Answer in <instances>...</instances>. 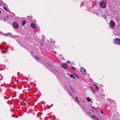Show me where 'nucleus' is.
I'll use <instances>...</instances> for the list:
<instances>
[{"label":"nucleus","mask_w":120,"mask_h":120,"mask_svg":"<svg viewBox=\"0 0 120 120\" xmlns=\"http://www.w3.org/2000/svg\"><path fill=\"white\" fill-rule=\"evenodd\" d=\"M99 5L101 8H105L106 7V4L105 3L104 0L99 2Z\"/></svg>","instance_id":"1"},{"label":"nucleus","mask_w":120,"mask_h":120,"mask_svg":"<svg viewBox=\"0 0 120 120\" xmlns=\"http://www.w3.org/2000/svg\"><path fill=\"white\" fill-rule=\"evenodd\" d=\"M110 26L111 28L114 27L115 26V23L112 20H111L109 23Z\"/></svg>","instance_id":"2"},{"label":"nucleus","mask_w":120,"mask_h":120,"mask_svg":"<svg viewBox=\"0 0 120 120\" xmlns=\"http://www.w3.org/2000/svg\"><path fill=\"white\" fill-rule=\"evenodd\" d=\"M114 43L120 45V38H116L115 39Z\"/></svg>","instance_id":"3"},{"label":"nucleus","mask_w":120,"mask_h":120,"mask_svg":"<svg viewBox=\"0 0 120 120\" xmlns=\"http://www.w3.org/2000/svg\"><path fill=\"white\" fill-rule=\"evenodd\" d=\"M12 25L13 27L15 29H17L19 27L18 24L16 22H13L12 23Z\"/></svg>","instance_id":"4"},{"label":"nucleus","mask_w":120,"mask_h":120,"mask_svg":"<svg viewBox=\"0 0 120 120\" xmlns=\"http://www.w3.org/2000/svg\"><path fill=\"white\" fill-rule=\"evenodd\" d=\"M80 71L84 75H86V70L83 68H82L80 69Z\"/></svg>","instance_id":"5"},{"label":"nucleus","mask_w":120,"mask_h":120,"mask_svg":"<svg viewBox=\"0 0 120 120\" xmlns=\"http://www.w3.org/2000/svg\"><path fill=\"white\" fill-rule=\"evenodd\" d=\"M62 66L63 68L65 69H67L68 67L66 63L63 64L62 65Z\"/></svg>","instance_id":"6"},{"label":"nucleus","mask_w":120,"mask_h":120,"mask_svg":"<svg viewBox=\"0 0 120 120\" xmlns=\"http://www.w3.org/2000/svg\"><path fill=\"white\" fill-rule=\"evenodd\" d=\"M30 26L31 27L33 28H34L36 27L35 24L34 23H32Z\"/></svg>","instance_id":"7"},{"label":"nucleus","mask_w":120,"mask_h":120,"mask_svg":"<svg viewBox=\"0 0 120 120\" xmlns=\"http://www.w3.org/2000/svg\"><path fill=\"white\" fill-rule=\"evenodd\" d=\"M69 76L71 78H73L74 79H75V77L74 76V75H73V74H72L70 75H69Z\"/></svg>","instance_id":"8"},{"label":"nucleus","mask_w":120,"mask_h":120,"mask_svg":"<svg viewBox=\"0 0 120 120\" xmlns=\"http://www.w3.org/2000/svg\"><path fill=\"white\" fill-rule=\"evenodd\" d=\"M26 23V22L25 20H23L22 21V25H24V24H25Z\"/></svg>","instance_id":"9"},{"label":"nucleus","mask_w":120,"mask_h":120,"mask_svg":"<svg viewBox=\"0 0 120 120\" xmlns=\"http://www.w3.org/2000/svg\"><path fill=\"white\" fill-rule=\"evenodd\" d=\"M86 99L89 102L90 101H91V99L89 97H87Z\"/></svg>","instance_id":"10"},{"label":"nucleus","mask_w":120,"mask_h":120,"mask_svg":"<svg viewBox=\"0 0 120 120\" xmlns=\"http://www.w3.org/2000/svg\"><path fill=\"white\" fill-rule=\"evenodd\" d=\"M73 74H74V75H75L77 77V78H78V79H79V77L77 75V74H76V73H73Z\"/></svg>","instance_id":"11"},{"label":"nucleus","mask_w":120,"mask_h":120,"mask_svg":"<svg viewBox=\"0 0 120 120\" xmlns=\"http://www.w3.org/2000/svg\"><path fill=\"white\" fill-rule=\"evenodd\" d=\"M71 69L74 70H76V68L73 66H72L71 67Z\"/></svg>","instance_id":"12"},{"label":"nucleus","mask_w":120,"mask_h":120,"mask_svg":"<svg viewBox=\"0 0 120 120\" xmlns=\"http://www.w3.org/2000/svg\"><path fill=\"white\" fill-rule=\"evenodd\" d=\"M94 86L98 90L99 89V88L98 87V86L96 85L95 84H94Z\"/></svg>","instance_id":"13"},{"label":"nucleus","mask_w":120,"mask_h":120,"mask_svg":"<svg viewBox=\"0 0 120 120\" xmlns=\"http://www.w3.org/2000/svg\"><path fill=\"white\" fill-rule=\"evenodd\" d=\"M11 35V34L10 33H8L6 34H5L4 35L5 36H8Z\"/></svg>","instance_id":"14"},{"label":"nucleus","mask_w":120,"mask_h":120,"mask_svg":"<svg viewBox=\"0 0 120 120\" xmlns=\"http://www.w3.org/2000/svg\"><path fill=\"white\" fill-rule=\"evenodd\" d=\"M92 117L93 118H96V117L94 115H92Z\"/></svg>","instance_id":"15"},{"label":"nucleus","mask_w":120,"mask_h":120,"mask_svg":"<svg viewBox=\"0 0 120 120\" xmlns=\"http://www.w3.org/2000/svg\"><path fill=\"white\" fill-rule=\"evenodd\" d=\"M3 8L5 11H8L7 9L5 7H3Z\"/></svg>","instance_id":"16"},{"label":"nucleus","mask_w":120,"mask_h":120,"mask_svg":"<svg viewBox=\"0 0 120 120\" xmlns=\"http://www.w3.org/2000/svg\"><path fill=\"white\" fill-rule=\"evenodd\" d=\"M101 112V114H103V110H100Z\"/></svg>","instance_id":"17"},{"label":"nucleus","mask_w":120,"mask_h":120,"mask_svg":"<svg viewBox=\"0 0 120 120\" xmlns=\"http://www.w3.org/2000/svg\"><path fill=\"white\" fill-rule=\"evenodd\" d=\"M35 57L38 60H39L40 59V58L39 57L38 58L36 56H35Z\"/></svg>","instance_id":"18"},{"label":"nucleus","mask_w":120,"mask_h":120,"mask_svg":"<svg viewBox=\"0 0 120 120\" xmlns=\"http://www.w3.org/2000/svg\"><path fill=\"white\" fill-rule=\"evenodd\" d=\"M94 120H99L98 118L97 117H96V119Z\"/></svg>","instance_id":"19"},{"label":"nucleus","mask_w":120,"mask_h":120,"mask_svg":"<svg viewBox=\"0 0 120 120\" xmlns=\"http://www.w3.org/2000/svg\"><path fill=\"white\" fill-rule=\"evenodd\" d=\"M90 89H91V90H93V87H92L91 86H90Z\"/></svg>","instance_id":"20"},{"label":"nucleus","mask_w":120,"mask_h":120,"mask_svg":"<svg viewBox=\"0 0 120 120\" xmlns=\"http://www.w3.org/2000/svg\"><path fill=\"white\" fill-rule=\"evenodd\" d=\"M67 63H68L69 64L70 63V61L69 60L67 61Z\"/></svg>","instance_id":"21"},{"label":"nucleus","mask_w":120,"mask_h":120,"mask_svg":"<svg viewBox=\"0 0 120 120\" xmlns=\"http://www.w3.org/2000/svg\"><path fill=\"white\" fill-rule=\"evenodd\" d=\"M91 107L92 108L96 110H97L94 107H92V106H91Z\"/></svg>","instance_id":"22"},{"label":"nucleus","mask_w":120,"mask_h":120,"mask_svg":"<svg viewBox=\"0 0 120 120\" xmlns=\"http://www.w3.org/2000/svg\"><path fill=\"white\" fill-rule=\"evenodd\" d=\"M75 99L77 101L78 100V97H76L75 98Z\"/></svg>","instance_id":"23"},{"label":"nucleus","mask_w":120,"mask_h":120,"mask_svg":"<svg viewBox=\"0 0 120 120\" xmlns=\"http://www.w3.org/2000/svg\"><path fill=\"white\" fill-rule=\"evenodd\" d=\"M6 18H7V19L8 20V18H9V16H8V15H7L6 16Z\"/></svg>","instance_id":"24"},{"label":"nucleus","mask_w":120,"mask_h":120,"mask_svg":"<svg viewBox=\"0 0 120 120\" xmlns=\"http://www.w3.org/2000/svg\"><path fill=\"white\" fill-rule=\"evenodd\" d=\"M70 88L71 89V90H72L73 89H72V87H71V86H70Z\"/></svg>","instance_id":"25"},{"label":"nucleus","mask_w":120,"mask_h":120,"mask_svg":"<svg viewBox=\"0 0 120 120\" xmlns=\"http://www.w3.org/2000/svg\"><path fill=\"white\" fill-rule=\"evenodd\" d=\"M92 91L94 93H95V92L94 90H92Z\"/></svg>","instance_id":"26"},{"label":"nucleus","mask_w":120,"mask_h":120,"mask_svg":"<svg viewBox=\"0 0 120 120\" xmlns=\"http://www.w3.org/2000/svg\"><path fill=\"white\" fill-rule=\"evenodd\" d=\"M4 21L5 22V21H6V20H5V18H4Z\"/></svg>","instance_id":"27"},{"label":"nucleus","mask_w":120,"mask_h":120,"mask_svg":"<svg viewBox=\"0 0 120 120\" xmlns=\"http://www.w3.org/2000/svg\"><path fill=\"white\" fill-rule=\"evenodd\" d=\"M15 116L14 115H12V117H13V116Z\"/></svg>","instance_id":"28"},{"label":"nucleus","mask_w":120,"mask_h":120,"mask_svg":"<svg viewBox=\"0 0 120 120\" xmlns=\"http://www.w3.org/2000/svg\"><path fill=\"white\" fill-rule=\"evenodd\" d=\"M41 45H43V44L42 43H41Z\"/></svg>","instance_id":"29"},{"label":"nucleus","mask_w":120,"mask_h":120,"mask_svg":"<svg viewBox=\"0 0 120 120\" xmlns=\"http://www.w3.org/2000/svg\"><path fill=\"white\" fill-rule=\"evenodd\" d=\"M52 105H53V104H52L50 106V107H51V106H52Z\"/></svg>","instance_id":"30"},{"label":"nucleus","mask_w":120,"mask_h":120,"mask_svg":"<svg viewBox=\"0 0 120 120\" xmlns=\"http://www.w3.org/2000/svg\"><path fill=\"white\" fill-rule=\"evenodd\" d=\"M2 53H4V52H3V51H2Z\"/></svg>","instance_id":"31"},{"label":"nucleus","mask_w":120,"mask_h":120,"mask_svg":"<svg viewBox=\"0 0 120 120\" xmlns=\"http://www.w3.org/2000/svg\"><path fill=\"white\" fill-rule=\"evenodd\" d=\"M77 101L78 102V103H79V100H77Z\"/></svg>","instance_id":"32"},{"label":"nucleus","mask_w":120,"mask_h":120,"mask_svg":"<svg viewBox=\"0 0 120 120\" xmlns=\"http://www.w3.org/2000/svg\"><path fill=\"white\" fill-rule=\"evenodd\" d=\"M89 113L90 114H91V112H89Z\"/></svg>","instance_id":"33"},{"label":"nucleus","mask_w":120,"mask_h":120,"mask_svg":"<svg viewBox=\"0 0 120 120\" xmlns=\"http://www.w3.org/2000/svg\"><path fill=\"white\" fill-rule=\"evenodd\" d=\"M1 4H0V6H1Z\"/></svg>","instance_id":"34"},{"label":"nucleus","mask_w":120,"mask_h":120,"mask_svg":"<svg viewBox=\"0 0 120 120\" xmlns=\"http://www.w3.org/2000/svg\"><path fill=\"white\" fill-rule=\"evenodd\" d=\"M1 13V11H0V14Z\"/></svg>","instance_id":"35"}]
</instances>
